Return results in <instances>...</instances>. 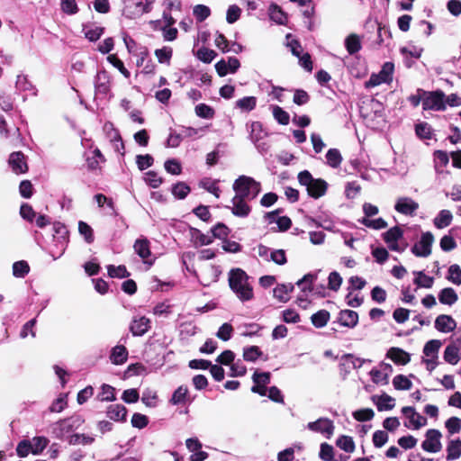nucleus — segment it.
I'll return each instance as SVG.
<instances>
[{"label":"nucleus","mask_w":461,"mask_h":461,"mask_svg":"<svg viewBox=\"0 0 461 461\" xmlns=\"http://www.w3.org/2000/svg\"><path fill=\"white\" fill-rule=\"evenodd\" d=\"M229 285L237 298L241 302H248L253 299L254 292L249 276L240 268L231 269L229 273Z\"/></svg>","instance_id":"obj_1"},{"label":"nucleus","mask_w":461,"mask_h":461,"mask_svg":"<svg viewBox=\"0 0 461 461\" xmlns=\"http://www.w3.org/2000/svg\"><path fill=\"white\" fill-rule=\"evenodd\" d=\"M434 242V236L431 232L422 233L419 241L411 249L412 253L417 257L426 258L431 254V247Z\"/></svg>","instance_id":"obj_7"},{"label":"nucleus","mask_w":461,"mask_h":461,"mask_svg":"<svg viewBox=\"0 0 461 461\" xmlns=\"http://www.w3.org/2000/svg\"><path fill=\"white\" fill-rule=\"evenodd\" d=\"M306 428L312 432L322 434L327 438L332 437L335 429L333 421L328 418H320L315 421H311Z\"/></svg>","instance_id":"obj_8"},{"label":"nucleus","mask_w":461,"mask_h":461,"mask_svg":"<svg viewBox=\"0 0 461 461\" xmlns=\"http://www.w3.org/2000/svg\"><path fill=\"white\" fill-rule=\"evenodd\" d=\"M441 433L438 429H429L426 433V438L422 442V448L430 453H437L442 448Z\"/></svg>","instance_id":"obj_9"},{"label":"nucleus","mask_w":461,"mask_h":461,"mask_svg":"<svg viewBox=\"0 0 461 461\" xmlns=\"http://www.w3.org/2000/svg\"><path fill=\"white\" fill-rule=\"evenodd\" d=\"M341 284H342L341 276L336 271L331 272L328 277V287L330 290L338 291L339 289Z\"/></svg>","instance_id":"obj_60"},{"label":"nucleus","mask_w":461,"mask_h":461,"mask_svg":"<svg viewBox=\"0 0 461 461\" xmlns=\"http://www.w3.org/2000/svg\"><path fill=\"white\" fill-rule=\"evenodd\" d=\"M386 357L393 361L395 365H402L403 350L400 348H391L386 353Z\"/></svg>","instance_id":"obj_49"},{"label":"nucleus","mask_w":461,"mask_h":461,"mask_svg":"<svg viewBox=\"0 0 461 461\" xmlns=\"http://www.w3.org/2000/svg\"><path fill=\"white\" fill-rule=\"evenodd\" d=\"M30 270L29 265L26 261H17L13 265V275L15 277H23Z\"/></svg>","instance_id":"obj_51"},{"label":"nucleus","mask_w":461,"mask_h":461,"mask_svg":"<svg viewBox=\"0 0 461 461\" xmlns=\"http://www.w3.org/2000/svg\"><path fill=\"white\" fill-rule=\"evenodd\" d=\"M95 92L100 95H107L111 87V77L105 71L97 73L95 81Z\"/></svg>","instance_id":"obj_15"},{"label":"nucleus","mask_w":461,"mask_h":461,"mask_svg":"<svg viewBox=\"0 0 461 461\" xmlns=\"http://www.w3.org/2000/svg\"><path fill=\"white\" fill-rule=\"evenodd\" d=\"M424 110L444 111L446 109L445 94L440 91L422 92Z\"/></svg>","instance_id":"obj_6"},{"label":"nucleus","mask_w":461,"mask_h":461,"mask_svg":"<svg viewBox=\"0 0 461 461\" xmlns=\"http://www.w3.org/2000/svg\"><path fill=\"white\" fill-rule=\"evenodd\" d=\"M128 358V351L126 348L122 345H117L113 348L110 360L114 365H122L127 361Z\"/></svg>","instance_id":"obj_22"},{"label":"nucleus","mask_w":461,"mask_h":461,"mask_svg":"<svg viewBox=\"0 0 461 461\" xmlns=\"http://www.w3.org/2000/svg\"><path fill=\"white\" fill-rule=\"evenodd\" d=\"M164 167L167 173L172 175H180L182 171L181 164L174 158L167 160Z\"/></svg>","instance_id":"obj_61"},{"label":"nucleus","mask_w":461,"mask_h":461,"mask_svg":"<svg viewBox=\"0 0 461 461\" xmlns=\"http://www.w3.org/2000/svg\"><path fill=\"white\" fill-rule=\"evenodd\" d=\"M372 400L374 403L376 405L377 410L382 411H387L391 410L394 407V399L387 394H383L381 396H373Z\"/></svg>","instance_id":"obj_28"},{"label":"nucleus","mask_w":461,"mask_h":461,"mask_svg":"<svg viewBox=\"0 0 461 461\" xmlns=\"http://www.w3.org/2000/svg\"><path fill=\"white\" fill-rule=\"evenodd\" d=\"M145 182L152 188H157L162 184V178L154 171H149L145 174Z\"/></svg>","instance_id":"obj_62"},{"label":"nucleus","mask_w":461,"mask_h":461,"mask_svg":"<svg viewBox=\"0 0 461 461\" xmlns=\"http://www.w3.org/2000/svg\"><path fill=\"white\" fill-rule=\"evenodd\" d=\"M158 395L157 393L152 389H146L142 393L141 402L149 408H153L157 405Z\"/></svg>","instance_id":"obj_42"},{"label":"nucleus","mask_w":461,"mask_h":461,"mask_svg":"<svg viewBox=\"0 0 461 461\" xmlns=\"http://www.w3.org/2000/svg\"><path fill=\"white\" fill-rule=\"evenodd\" d=\"M271 110L275 120H276L278 123L282 125H287L289 123L290 116L282 107L272 105Z\"/></svg>","instance_id":"obj_39"},{"label":"nucleus","mask_w":461,"mask_h":461,"mask_svg":"<svg viewBox=\"0 0 461 461\" xmlns=\"http://www.w3.org/2000/svg\"><path fill=\"white\" fill-rule=\"evenodd\" d=\"M247 198L239 195H234L231 199V212L234 215L239 217H246L250 212V207L246 203Z\"/></svg>","instance_id":"obj_14"},{"label":"nucleus","mask_w":461,"mask_h":461,"mask_svg":"<svg viewBox=\"0 0 461 461\" xmlns=\"http://www.w3.org/2000/svg\"><path fill=\"white\" fill-rule=\"evenodd\" d=\"M149 328L150 321L144 316L135 317L130 326V330L133 336H142L149 330Z\"/></svg>","instance_id":"obj_13"},{"label":"nucleus","mask_w":461,"mask_h":461,"mask_svg":"<svg viewBox=\"0 0 461 461\" xmlns=\"http://www.w3.org/2000/svg\"><path fill=\"white\" fill-rule=\"evenodd\" d=\"M344 43L348 54L354 55L357 52H358L362 48V38L356 33H350L345 39Z\"/></svg>","instance_id":"obj_19"},{"label":"nucleus","mask_w":461,"mask_h":461,"mask_svg":"<svg viewBox=\"0 0 461 461\" xmlns=\"http://www.w3.org/2000/svg\"><path fill=\"white\" fill-rule=\"evenodd\" d=\"M294 290L292 284H282L276 286L273 290L274 297L281 303H286L290 299V294Z\"/></svg>","instance_id":"obj_20"},{"label":"nucleus","mask_w":461,"mask_h":461,"mask_svg":"<svg viewBox=\"0 0 461 461\" xmlns=\"http://www.w3.org/2000/svg\"><path fill=\"white\" fill-rule=\"evenodd\" d=\"M94 438L85 434H74L68 437L70 445H89L94 442Z\"/></svg>","instance_id":"obj_45"},{"label":"nucleus","mask_w":461,"mask_h":461,"mask_svg":"<svg viewBox=\"0 0 461 461\" xmlns=\"http://www.w3.org/2000/svg\"><path fill=\"white\" fill-rule=\"evenodd\" d=\"M100 393V400L112 402L115 400L114 388L109 384H103Z\"/></svg>","instance_id":"obj_64"},{"label":"nucleus","mask_w":461,"mask_h":461,"mask_svg":"<svg viewBox=\"0 0 461 461\" xmlns=\"http://www.w3.org/2000/svg\"><path fill=\"white\" fill-rule=\"evenodd\" d=\"M461 358L460 348L454 344L448 345L444 351V360L450 365H456Z\"/></svg>","instance_id":"obj_25"},{"label":"nucleus","mask_w":461,"mask_h":461,"mask_svg":"<svg viewBox=\"0 0 461 461\" xmlns=\"http://www.w3.org/2000/svg\"><path fill=\"white\" fill-rule=\"evenodd\" d=\"M107 417L114 421L124 420L127 410L122 404H113L107 408L106 411Z\"/></svg>","instance_id":"obj_24"},{"label":"nucleus","mask_w":461,"mask_h":461,"mask_svg":"<svg viewBox=\"0 0 461 461\" xmlns=\"http://www.w3.org/2000/svg\"><path fill=\"white\" fill-rule=\"evenodd\" d=\"M32 449V455L41 454L47 447L49 440L45 437H34L30 440Z\"/></svg>","instance_id":"obj_40"},{"label":"nucleus","mask_w":461,"mask_h":461,"mask_svg":"<svg viewBox=\"0 0 461 461\" xmlns=\"http://www.w3.org/2000/svg\"><path fill=\"white\" fill-rule=\"evenodd\" d=\"M232 188L236 195L252 200L261 191L260 183L247 176H239L233 183Z\"/></svg>","instance_id":"obj_3"},{"label":"nucleus","mask_w":461,"mask_h":461,"mask_svg":"<svg viewBox=\"0 0 461 461\" xmlns=\"http://www.w3.org/2000/svg\"><path fill=\"white\" fill-rule=\"evenodd\" d=\"M195 113L201 118L210 119L213 117L214 111L211 106L200 104L195 106Z\"/></svg>","instance_id":"obj_57"},{"label":"nucleus","mask_w":461,"mask_h":461,"mask_svg":"<svg viewBox=\"0 0 461 461\" xmlns=\"http://www.w3.org/2000/svg\"><path fill=\"white\" fill-rule=\"evenodd\" d=\"M9 165L15 174H23L28 170V166L22 152H14L10 155Z\"/></svg>","instance_id":"obj_11"},{"label":"nucleus","mask_w":461,"mask_h":461,"mask_svg":"<svg viewBox=\"0 0 461 461\" xmlns=\"http://www.w3.org/2000/svg\"><path fill=\"white\" fill-rule=\"evenodd\" d=\"M286 46L290 49L293 55L300 57L303 52V49L299 41L293 38L291 34L286 35Z\"/></svg>","instance_id":"obj_55"},{"label":"nucleus","mask_w":461,"mask_h":461,"mask_svg":"<svg viewBox=\"0 0 461 461\" xmlns=\"http://www.w3.org/2000/svg\"><path fill=\"white\" fill-rule=\"evenodd\" d=\"M453 220V215L449 210H441L438 214L434 218L433 223L438 229H444L450 225Z\"/></svg>","instance_id":"obj_29"},{"label":"nucleus","mask_w":461,"mask_h":461,"mask_svg":"<svg viewBox=\"0 0 461 461\" xmlns=\"http://www.w3.org/2000/svg\"><path fill=\"white\" fill-rule=\"evenodd\" d=\"M200 185L207 192L212 194L216 198L220 197V188L218 186V181L205 178L201 181Z\"/></svg>","instance_id":"obj_43"},{"label":"nucleus","mask_w":461,"mask_h":461,"mask_svg":"<svg viewBox=\"0 0 461 461\" xmlns=\"http://www.w3.org/2000/svg\"><path fill=\"white\" fill-rule=\"evenodd\" d=\"M193 14L199 22H203L209 17L211 11L206 5H197L194 7Z\"/></svg>","instance_id":"obj_59"},{"label":"nucleus","mask_w":461,"mask_h":461,"mask_svg":"<svg viewBox=\"0 0 461 461\" xmlns=\"http://www.w3.org/2000/svg\"><path fill=\"white\" fill-rule=\"evenodd\" d=\"M353 417L357 421H367L374 418V411L370 408L357 410L353 412Z\"/></svg>","instance_id":"obj_52"},{"label":"nucleus","mask_w":461,"mask_h":461,"mask_svg":"<svg viewBox=\"0 0 461 461\" xmlns=\"http://www.w3.org/2000/svg\"><path fill=\"white\" fill-rule=\"evenodd\" d=\"M240 64L238 59L230 57L228 60L221 59L215 64V69L220 77H225L229 72L235 73Z\"/></svg>","instance_id":"obj_10"},{"label":"nucleus","mask_w":461,"mask_h":461,"mask_svg":"<svg viewBox=\"0 0 461 461\" xmlns=\"http://www.w3.org/2000/svg\"><path fill=\"white\" fill-rule=\"evenodd\" d=\"M336 445L347 453H353L356 446L353 438L349 436L342 435L338 438Z\"/></svg>","instance_id":"obj_36"},{"label":"nucleus","mask_w":461,"mask_h":461,"mask_svg":"<svg viewBox=\"0 0 461 461\" xmlns=\"http://www.w3.org/2000/svg\"><path fill=\"white\" fill-rule=\"evenodd\" d=\"M78 231L88 244L94 241L93 229L86 222L82 221L78 222Z\"/></svg>","instance_id":"obj_50"},{"label":"nucleus","mask_w":461,"mask_h":461,"mask_svg":"<svg viewBox=\"0 0 461 461\" xmlns=\"http://www.w3.org/2000/svg\"><path fill=\"white\" fill-rule=\"evenodd\" d=\"M83 422L84 420L80 417L61 420L53 425L52 433L56 438L62 439L78 429Z\"/></svg>","instance_id":"obj_5"},{"label":"nucleus","mask_w":461,"mask_h":461,"mask_svg":"<svg viewBox=\"0 0 461 461\" xmlns=\"http://www.w3.org/2000/svg\"><path fill=\"white\" fill-rule=\"evenodd\" d=\"M269 17L278 24H285L287 22L286 14L276 4H271L268 8Z\"/></svg>","instance_id":"obj_27"},{"label":"nucleus","mask_w":461,"mask_h":461,"mask_svg":"<svg viewBox=\"0 0 461 461\" xmlns=\"http://www.w3.org/2000/svg\"><path fill=\"white\" fill-rule=\"evenodd\" d=\"M188 390L185 386H179L173 393L170 402L174 405L184 403L186 400Z\"/></svg>","instance_id":"obj_46"},{"label":"nucleus","mask_w":461,"mask_h":461,"mask_svg":"<svg viewBox=\"0 0 461 461\" xmlns=\"http://www.w3.org/2000/svg\"><path fill=\"white\" fill-rule=\"evenodd\" d=\"M107 60L114 68H116L126 78L130 77L129 70L124 67L122 61L119 59L116 55L112 54L107 57Z\"/></svg>","instance_id":"obj_54"},{"label":"nucleus","mask_w":461,"mask_h":461,"mask_svg":"<svg viewBox=\"0 0 461 461\" xmlns=\"http://www.w3.org/2000/svg\"><path fill=\"white\" fill-rule=\"evenodd\" d=\"M457 294L453 288H444L438 294V301L442 304L451 306L455 304L457 302Z\"/></svg>","instance_id":"obj_26"},{"label":"nucleus","mask_w":461,"mask_h":461,"mask_svg":"<svg viewBox=\"0 0 461 461\" xmlns=\"http://www.w3.org/2000/svg\"><path fill=\"white\" fill-rule=\"evenodd\" d=\"M330 318V312L326 310H320L311 317L312 323L316 328L324 327Z\"/></svg>","instance_id":"obj_33"},{"label":"nucleus","mask_w":461,"mask_h":461,"mask_svg":"<svg viewBox=\"0 0 461 461\" xmlns=\"http://www.w3.org/2000/svg\"><path fill=\"white\" fill-rule=\"evenodd\" d=\"M134 251L140 257L144 262L150 257L149 241L146 238H140L135 240L133 245Z\"/></svg>","instance_id":"obj_18"},{"label":"nucleus","mask_w":461,"mask_h":461,"mask_svg":"<svg viewBox=\"0 0 461 461\" xmlns=\"http://www.w3.org/2000/svg\"><path fill=\"white\" fill-rule=\"evenodd\" d=\"M338 321L341 326L354 328L358 322V314L352 310H343L339 312Z\"/></svg>","instance_id":"obj_16"},{"label":"nucleus","mask_w":461,"mask_h":461,"mask_svg":"<svg viewBox=\"0 0 461 461\" xmlns=\"http://www.w3.org/2000/svg\"><path fill=\"white\" fill-rule=\"evenodd\" d=\"M190 233H191V240L195 246L209 245L212 242V236L205 235V234L202 233L197 229H192Z\"/></svg>","instance_id":"obj_32"},{"label":"nucleus","mask_w":461,"mask_h":461,"mask_svg":"<svg viewBox=\"0 0 461 461\" xmlns=\"http://www.w3.org/2000/svg\"><path fill=\"white\" fill-rule=\"evenodd\" d=\"M441 345L442 343L438 339H431L428 341L423 348V354L425 357L438 359V354Z\"/></svg>","instance_id":"obj_31"},{"label":"nucleus","mask_w":461,"mask_h":461,"mask_svg":"<svg viewBox=\"0 0 461 461\" xmlns=\"http://www.w3.org/2000/svg\"><path fill=\"white\" fill-rule=\"evenodd\" d=\"M216 52L213 50L207 48H201L196 52V57L203 63H211L216 57Z\"/></svg>","instance_id":"obj_44"},{"label":"nucleus","mask_w":461,"mask_h":461,"mask_svg":"<svg viewBox=\"0 0 461 461\" xmlns=\"http://www.w3.org/2000/svg\"><path fill=\"white\" fill-rule=\"evenodd\" d=\"M366 124L372 129H381L385 122L384 116L382 114H364Z\"/></svg>","instance_id":"obj_34"},{"label":"nucleus","mask_w":461,"mask_h":461,"mask_svg":"<svg viewBox=\"0 0 461 461\" xmlns=\"http://www.w3.org/2000/svg\"><path fill=\"white\" fill-rule=\"evenodd\" d=\"M123 14L129 18H136L141 15L140 0H124Z\"/></svg>","instance_id":"obj_17"},{"label":"nucleus","mask_w":461,"mask_h":461,"mask_svg":"<svg viewBox=\"0 0 461 461\" xmlns=\"http://www.w3.org/2000/svg\"><path fill=\"white\" fill-rule=\"evenodd\" d=\"M205 272L206 273H203L200 277V281L203 285H208L212 282H216L221 274V271L212 266L208 267Z\"/></svg>","instance_id":"obj_35"},{"label":"nucleus","mask_w":461,"mask_h":461,"mask_svg":"<svg viewBox=\"0 0 461 461\" xmlns=\"http://www.w3.org/2000/svg\"><path fill=\"white\" fill-rule=\"evenodd\" d=\"M405 418L409 419L410 424L413 429H420L426 425L427 422L425 417L414 412L411 408L405 407Z\"/></svg>","instance_id":"obj_30"},{"label":"nucleus","mask_w":461,"mask_h":461,"mask_svg":"<svg viewBox=\"0 0 461 461\" xmlns=\"http://www.w3.org/2000/svg\"><path fill=\"white\" fill-rule=\"evenodd\" d=\"M447 280L454 285H461V268L458 265L454 264L451 265L448 268V276Z\"/></svg>","instance_id":"obj_47"},{"label":"nucleus","mask_w":461,"mask_h":461,"mask_svg":"<svg viewBox=\"0 0 461 461\" xmlns=\"http://www.w3.org/2000/svg\"><path fill=\"white\" fill-rule=\"evenodd\" d=\"M172 55L173 50L168 46H165L155 50V56L158 59V61L162 64L169 65Z\"/></svg>","instance_id":"obj_38"},{"label":"nucleus","mask_w":461,"mask_h":461,"mask_svg":"<svg viewBox=\"0 0 461 461\" xmlns=\"http://www.w3.org/2000/svg\"><path fill=\"white\" fill-rule=\"evenodd\" d=\"M445 427L449 435H454L461 430V419L457 417H450L445 422Z\"/></svg>","instance_id":"obj_48"},{"label":"nucleus","mask_w":461,"mask_h":461,"mask_svg":"<svg viewBox=\"0 0 461 461\" xmlns=\"http://www.w3.org/2000/svg\"><path fill=\"white\" fill-rule=\"evenodd\" d=\"M189 186L183 182L176 184L172 188V194L178 199L185 198L189 194Z\"/></svg>","instance_id":"obj_56"},{"label":"nucleus","mask_w":461,"mask_h":461,"mask_svg":"<svg viewBox=\"0 0 461 461\" xmlns=\"http://www.w3.org/2000/svg\"><path fill=\"white\" fill-rule=\"evenodd\" d=\"M435 328L440 332L449 333L456 328V322L450 315L441 314L435 320Z\"/></svg>","instance_id":"obj_12"},{"label":"nucleus","mask_w":461,"mask_h":461,"mask_svg":"<svg viewBox=\"0 0 461 461\" xmlns=\"http://www.w3.org/2000/svg\"><path fill=\"white\" fill-rule=\"evenodd\" d=\"M108 275L111 277L124 278L129 276V273L124 266H108Z\"/></svg>","instance_id":"obj_58"},{"label":"nucleus","mask_w":461,"mask_h":461,"mask_svg":"<svg viewBox=\"0 0 461 461\" xmlns=\"http://www.w3.org/2000/svg\"><path fill=\"white\" fill-rule=\"evenodd\" d=\"M393 63L385 62L378 73H373L369 79L365 82V87L373 88L382 84H390L393 81Z\"/></svg>","instance_id":"obj_4"},{"label":"nucleus","mask_w":461,"mask_h":461,"mask_svg":"<svg viewBox=\"0 0 461 461\" xmlns=\"http://www.w3.org/2000/svg\"><path fill=\"white\" fill-rule=\"evenodd\" d=\"M298 181L306 187L308 194L314 199L323 196L327 192V182L321 178H313L308 170L298 174Z\"/></svg>","instance_id":"obj_2"},{"label":"nucleus","mask_w":461,"mask_h":461,"mask_svg":"<svg viewBox=\"0 0 461 461\" xmlns=\"http://www.w3.org/2000/svg\"><path fill=\"white\" fill-rule=\"evenodd\" d=\"M402 237V230L399 227L391 228L384 233V240L392 250H398L397 240Z\"/></svg>","instance_id":"obj_23"},{"label":"nucleus","mask_w":461,"mask_h":461,"mask_svg":"<svg viewBox=\"0 0 461 461\" xmlns=\"http://www.w3.org/2000/svg\"><path fill=\"white\" fill-rule=\"evenodd\" d=\"M257 98L254 96H246L236 102V106L242 111L249 112L256 107Z\"/></svg>","instance_id":"obj_41"},{"label":"nucleus","mask_w":461,"mask_h":461,"mask_svg":"<svg viewBox=\"0 0 461 461\" xmlns=\"http://www.w3.org/2000/svg\"><path fill=\"white\" fill-rule=\"evenodd\" d=\"M261 355V351L257 346H250L246 348L243 352V357L247 361H255Z\"/></svg>","instance_id":"obj_63"},{"label":"nucleus","mask_w":461,"mask_h":461,"mask_svg":"<svg viewBox=\"0 0 461 461\" xmlns=\"http://www.w3.org/2000/svg\"><path fill=\"white\" fill-rule=\"evenodd\" d=\"M360 221L365 226L374 230L384 229L387 226V223L383 218H377L375 220L369 218H363Z\"/></svg>","instance_id":"obj_53"},{"label":"nucleus","mask_w":461,"mask_h":461,"mask_svg":"<svg viewBox=\"0 0 461 461\" xmlns=\"http://www.w3.org/2000/svg\"><path fill=\"white\" fill-rule=\"evenodd\" d=\"M342 161V157L339 149H330L326 153V162L327 164L333 167L337 168L339 167Z\"/></svg>","instance_id":"obj_37"},{"label":"nucleus","mask_w":461,"mask_h":461,"mask_svg":"<svg viewBox=\"0 0 461 461\" xmlns=\"http://www.w3.org/2000/svg\"><path fill=\"white\" fill-rule=\"evenodd\" d=\"M447 460H456L461 456V439L456 438L448 441L447 445Z\"/></svg>","instance_id":"obj_21"}]
</instances>
